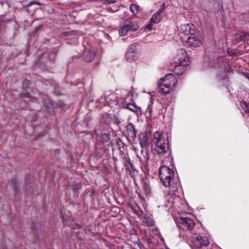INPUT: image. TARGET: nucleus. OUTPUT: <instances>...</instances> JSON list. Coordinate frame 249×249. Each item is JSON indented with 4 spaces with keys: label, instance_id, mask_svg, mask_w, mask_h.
I'll return each mask as SVG.
<instances>
[{
    "label": "nucleus",
    "instance_id": "1",
    "mask_svg": "<svg viewBox=\"0 0 249 249\" xmlns=\"http://www.w3.org/2000/svg\"><path fill=\"white\" fill-rule=\"evenodd\" d=\"M153 149L160 157L168 153V142L165 134L156 132L153 135L152 143Z\"/></svg>",
    "mask_w": 249,
    "mask_h": 249
},
{
    "label": "nucleus",
    "instance_id": "2",
    "mask_svg": "<svg viewBox=\"0 0 249 249\" xmlns=\"http://www.w3.org/2000/svg\"><path fill=\"white\" fill-rule=\"evenodd\" d=\"M171 68L176 75H181L185 71L186 66L189 64V58L184 49H180L174 58Z\"/></svg>",
    "mask_w": 249,
    "mask_h": 249
},
{
    "label": "nucleus",
    "instance_id": "3",
    "mask_svg": "<svg viewBox=\"0 0 249 249\" xmlns=\"http://www.w3.org/2000/svg\"><path fill=\"white\" fill-rule=\"evenodd\" d=\"M175 78L171 74L166 75L158 81L159 92L163 95L170 93L173 90V86L175 85Z\"/></svg>",
    "mask_w": 249,
    "mask_h": 249
},
{
    "label": "nucleus",
    "instance_id": "4",
    "mask_svg": "<svg viewBox=\"0 0 249 249\" xmlns=\"http://www.w3.org/2000/svg\"><path fill=\"white\" fill-rule=\"evenodd\" d=\"M174 177V171L168 167L163 165L159 169V178L165 187H169Z\"/></svg>",
    "mask_w": 249,
    "mask_h": 249
},
{
    "label": "nucleus",
    "instance_id": "5",
    "mask_svg": "<svg viewBox=\"0 0 249 249\" xmlns=\"http://www.w3.org/2000/svg\"><path fill=\"white\" fill-rule=\"evenodd\" d=\"M116 94L117 95V96L114 94H110L107 98V100H108V101H109L110 99L112 100L116 98V104L118 105L121 107H124L128 103L127 101L129 97L128 92L126 90H118Z\"/></svg>",
    "mask_w": 249,
    "mask_h": 249
},
{
    "label": "nucleus",
    "instance_id": "6",
    "mask_svg": "<svg viewBox=\"0 0 249 249\" xmlns=\"http://www.w3.org/2000/svg\"><path fill=\"white\" fill-rule=\"evenodd\" d=\"M189 245L194 249H199L202 246L208 245L209 241L207 237L197 234L193 235L189 238Z\"/></svg>",
    "mask_w": 249,
    "mask_h": 249
},
{
    "label": "nucleus",
    "instance_id": "7",
    "mask_svg": "<svg viewBox=\"0 0 249 249\" xmlns=\"http://www.w3.org/2000/svg\"><path fill=\"white\" fill-rule=\"evenodd\" d=\"M196 31L193 24H182L180 26L178 36L182 41H186V38L194 33H196Z\"/></svg>",
    "mask_w": 249,
    "mask_h": 249
},
{
    "label": "nucleus",
    "instance_id": "8",
    "mask_svg": "<svg viewBox=\"0 0 249 249\" xmlns=\"http://www.w3.org/2000/svg\"><path fill=\"white\" fill-rule=\"evenodd\" d=\"M138 44L136 43L129 46L125 53V59L129 62H132L138 59L140 53L138 50Z\"/></svg>",
    "mask_w": 249,
    "mask_h": 249
},
{
    "label": "nucleus",
    "instance_id": "9",
    "mask_svg": "<svg viewBox=\"0 0 249 249\" xmlns=\"http://www.w3.org/2000/svg\"><path fill=\"white\" fill-rule=\"evenodd\" d=\"M201 36L196 31V33H194L186 38V41L182 42H185L188 46L196 47L199 46L202 42Z\"/></svg>",
    "mask_w": 249,
    "mask_h": 249
},
{
    "label": "nucleus",
    "instance_id": "10",
    "mask_svg": "<svg viewBox=\"0 0 249 249\" xmlns=\"http://www.w3.org/2000/svg\"><path fill=\"white\" fill-rule=\"evenodd\" d=\"M178 226L184 230H191L195 226L194 220L188 217H181L178 221Z\"/></svg>",
    "mask_w": 249,
    "mask_h": 249
},
{
    "label": "nucleus",
    "instance_id": "11",
    "mask_svg": "<svg viewBox=\"0 0 249 249\" xmlns=\"http://www.w3.org/2000/svg\"><path fill=\"white\" fill-rule=\"evenodd\" d=\"M163 12V8L158 10L151 18L149 23L147 25L146 28L150 30L152 28V24L154 23H158L161 19V14Z\"/></svg>",
    "mask_w": 249,
    "mask_h": 249
},
{
    "label": "nucleus",
    "instance_id": "12",
    "mask_svg": "<svg viewBox=\"0 0 249 249\" xmlns=\"http://www.w3.org/2000/svg\"><path fill=\"white\" fill-rule=\"evenodd\" d=\"M96 51L94 49H87L83 54V58L86 62H91L94 59Z\"/></svg>",
    "mask_w": 249,
    "mask_h": 249
},
{
    "label": "nucleus",
    "instance_id": "13",
    "mask_svg": "<svg viewBox=\"0 0 249 249\" xmlns=\"http://www.w3.org/2000/svg\"><path fill=\"white\" fill-rule=\"evenodd\" d=\"M128 135L131 138H134L136 136V130L135 126L131 123L128 124L126 127Z\"/></svg>",
    "mask_w": 249,
    "mask_h": 249
},
{
    "label": "nucleus",
    "instance_id": "14",
    "mask_svg": "<svg viewBox=\"0 0 249 249\" xmlns=\"http://www.w3.org/2000/svg\"><path fill=\"white\" fill-rule=\"evenodd\" d=\"M139 142L142 148L148 146V137L145 132L141 133L139 136Z\"/></svg>",
    "mask_w": 249,
    "mask_h": 249
},
{
    "label": "nucleus",
    "instance_id": "15",
    "mask_svg": "<svg viewBox=\"0 0 249 249\" xmlns=\"http://www.w3.org/2000/svg\"><path fill=\"white\" fill-rule=\"evenodd\" d=\"M140 160L143 163H146L149 160V155L147 150H142L141 154L137 155Z\"/></svg>",
    "mask_w": 249,
    "mask_h": 249
},
{
    "label": "nucleus",
    "instance_id": "16",
    "mask_svg": "<svg viewBox=\"0 0 249 249\" xmlns=\"http://www.w3.org/2000/svg\"><path fill=\"white\" fill-rule=\"evenodd\" d=\"M126 25L128 26L129 30L131 32L135 31L139 28L138 22L134 21H130L128 24H126Z\"/></svg>",
    "mask_w": 249,
    "mask_h": 249
},
{
    "label": "nucleus",
    "instance_id": "17",
    "mask_svg": "<svg viewBox=\"0 0 249 249\" xmlns=\"http://www.w3.org/2000/svg\"><path fill=\"white\" fill-rule=\"evenodd\" d=\"M244 35H245V32H238L235 35L234 39L238 42H240L241 41H245Z\"/></svg>",
    "mask_w": 249,
    "mask_h": 249
},
{
    "label": "nucleus",
    "instance_id": "18",
    "mask_svg": "<svg viewBox=\"0 0 249 249\" xmlns=\"http://www.w3.org/2000/svg\"><path fill=\"white\" fill-rule=\"evenodd\" d=\"M10 185L16 193H17L19 188V183L18 182L16 179H12L10 183Z\"/></svg>",
    "mask_w": 249,
    "mask_h": 249
},
{
    "label": "nucleus",
    "instance_id": "19",
    "mask_svg": "<svg viewBox=\"0 0 249 249\" xmlns=\"http://www.w3.org/2000/svg\"><path fill=\"white\" fill-rule=\"evenodd\" d=\"M130 11L134 14H137L141 10V8L139 5L135 4H131L129 7Z\"/></svg>",
    "mask_w": 249,
    "mask_h": 249
},
{
    "label": "nucleus",
    "instance_id": "20",
    "mask_svg": "<svg viewBox=\"0 0 249 249\" xmlns=\"http://www.w3.org/2000/svg\"><path fill=\"white\" fill-rule=\"evenodd\" d=\"M130 31L128 28V26L126 24L124 25L119 30V33L120 36H124Z\"/></svg>",
    "mask_w": 249,
    "mask_h": 249
},
{
    "label": "nucleus",
    "instance_id": "21",
    "mask_svg": "<svg viewBox=\"0 0 249 249\" xmlns=\"http://www.w3.org/2000/svg\"><path fill=\"white\" fill-rule=\"evenodd\" d=\"M124 108L128 109L133 112H137L138 111V107L136 106L129 103L126 104Z\"/></svg>",
    "mask_w": 249,
    "mask_h": 249
},
{
    "label": "nucleus",
    "instance_id": "22",
    "mask_svg": "<svg viewBox=\"0 0 249 249\" xmlns=\"http://www.w3.org/2000/svg\"><path fill=\"white\" fill-rule=\"evenodd\" d=\"M143 222L149 226H153L155 224L154 220H153L150 217L148 216L144 217Z\"/></svg>",
    "mask_w": 249,
    "mask_h": 249
},
{
    "label": "nucleus",
    "instance_id": "23",
    "mask_svg": "<svg viewBox=\"0 0 249 249\" xmlns=\"http://www.w3.org/2000/svg\"><path fill=\"white\" fill-rule=\"evenodd\" d=\"M124 166L126 170L129 172H131L133 171V165L129 160L125 163Z\"/></svg>",
    "mask_w": 249,
    "mask_h": 249
},
{
    "label": "nucleus",
    "instance_id": "24",
    "mask_svg": "<svg viewBox=\"0 0 249 249\" xmlns=\"http://www.w3.org/2000/svg\"><path fill=\"white\" fill-rule=\"evenodd\" d=\"M101 138L103 142H106L109 141L110 136L108 134L103 133L101 134Z\"/></svg>",
    "mask_w": 249,
    "mask_h": 249
},
{
    "label": "nucleus",
    "instance_id": "25",
    "mask_svg": "<svg viewBox=\"0 0 249 249\" xmlns=\"http://www.w3.org/2000/svg\"><path fill=\"white\" fill-rule=\"evenodd\" d=\"M241 106L243 108L246 107V109H244L246 111L249 112V104H247L245 102L242 101L241 102Z\"/></svg>",
    "mask_w": 249,
    "mask_h": 249
},
{
    "label": "nucleus",
    "instance_id": "26",
    "mask_svg": "<svg viewBox=\"0 0 249 249\" xmlns=\"http://www.w3.org/2000/svg\"><path fill=\"white\" fill-rule=\"evenodd\" d=\"M102 1L104 4H110L115 3L116 0H102Z\"/></svg>",
    "mask_w": 249,
    "mask_h": 249
},
{
    "label": "nucleus",
    "instance_id": "27",
    "mask_svg": "<svg viewBox=\"0 0 249 249\" xmlns=\"http://www.w3.org/2000/svg\"><path fill=\"white\" fill-rule=\"evenodd\" d=\"M119 8V6H114L112 8H108V11H111L112 12H117V11H118Z\"/></svg>",
    "mask_w": 249,
    "mask_h": 249
},
{
    "label": "nucleus",
    "instance_id": "28",
    "mask_svg": "<svg viewBox=\"0 0 249 249\" xmlns=\"http://www.w3.org/2000/svg\"><path fill=\"white\" fill-rule=\"evenodd\" d=\"M244 39L245 41L249 40V33L245 32Z\"/></svg>",
    "mask_w": 249,
    "mask_h": 249
},
{
    "label": "nucleus",
    "instance_id": "29",
    "mask_svg": "<svg viewBox=\"0 0 249 249\" xmlns=\"http://www.w3.org/2000/svg\"><path fill=\"white\" fill-rule=\"evenodd\" d=\"M88 1H100V0H87ZM102 1V0H101Z\"/></svg>",
    "mask_w": 249,
    "mask_h": 249
},
{
    "label": "nucleus",
    "instance_id": "30",
    "mask_svg": "<svg viewBox=\"0 0 249 249\" xmlns=\"http://www.w3.org/2000/svg\"><path fill=\"white\" fill-rule=\"evenodd\" d=\"M174 194L175 195H177V194H176V191L175 190H174Z\"/></svg>",
    "mask_w": 249,
    "mask_h": 249
}]
</instances>
